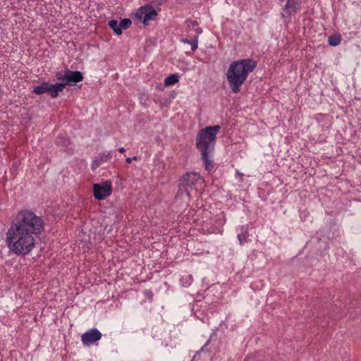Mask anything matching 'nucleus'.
Wrapping results in <instances>:
<instances>
[{
    "label": "nucleus",
    "instance_id": "8",
    "mask_svg": "<svg viewBox=\"0 0 361 361\" xmlns=\"http://www.w3.org/2000/svg\"><path fill=\"white\" fill-rule=\"evenodd\" d=\"M301 7V0H288L283 8L286 15L290 16L296 13Z\"/></svg>",
    "mask_w": 361,
    "mask_h": 361
},
{
    "label": "nucleus",
    "instance_id": "29",
    "mask_svg": "<svg viewBox=\"0 0 361 361\" xmlns=\"http://www.w3.org/2000/svg\"><path fill=\"white\" fill-rule=\"evenodd\" d=\"M133 160H137V157L136 156L133 157Z\"/></svg>",
    "mask_w": 361,
    "mask_h": 361
},
{
    "label": "nucleus",
    "instance_id": "16",
    "mask_svg": "<svg viewBox=\"0 0 361 361\" xmlns=\"http://www.w3.org/2000/svg\"><path fill=\"white\" fill-rule=\"evenodd\" d=\"M109 26L114 30V33L120 35L122 33L121 29L119 27V23L116 20H111L109 22Z\"/></svg>",
    "mask_w": 361,
    "mask_h": 361
},
{
    "label": "nucleus",
    "instance_id": "12",
    "mask_svg": "<svg viewBox=\"0 0 361 361\" xmlns=\"http://www.w3.org/2000/svg\"><path fill=\"white\" fill-rule=\"evenodd\" d=\"M249 234L247 228L243 227L240 233L237 235L238 240L240 245L245 243H247L250 240L248 239Z\"/></svg>",
    "mask_w": 361,
    "mask_h": 361
},
{
    "label": "nucleus",
    "instance_id": "19",
    "mask_svg": "<svg viewBox=\"0 0 361 361\" xmlns=\"http://www.w3.org/2000/svg\"><path fill=\"white\" fill-rule=\"evenodd\" d=\"M56 143L59 146H66L69 144V140L63 136L59 135L56 137Z\"/></svg>",
    "mask_w": 361,
    "mask_h": 361
},
{
    "label": "nucleus",
    "instance_id": "14",
    "mask_svg": "<svg viewBox=\"0 0 361 361\" xmlns=\"http://www.w3.org/2000/svg\"><path fill=\"white\" fill-rule=\"evenodd\" d=\"M341 41V37L339 34H334L328 37V43L333 47L338 46Z\"/></svg>",
    "mask_w": 361,
    "mask_h": 361
},
{
    "label": "nucleus",
    "instance_id": "7",
    "mask_svg": "<svg viewBox=\"0 0 361 361\" xmlns=\"http://www.w3.org/2000/svg\"><path fill=\"white\" fill-rule=\"evenodd\" d=\"M102 336V333L97 329H92L85 333H84L81 336V341L84 345H90L101 339Z\"/></svg>",
    "mask_w": 361,
    "mask_h": 361
},
{
    "label": "nucleus",
    "instance_id": "15",
    "mask_svg": "<svg viewBox=\"0 0 361 361\" xmlns=\"http://www.w3.org/2000/svg\"><path fill=\"white\" fill-rule=\"evenodd\" d=\"M178 82V75L177 74H172L164 80L165 86H171Z\"/></svg>",
    "mask_w": 361,
    "mask_h": 361
},
{
    "label": "nucleus",
    "instance_id": "11",
    "mask_svg": "<svg viewBox=\"0 0 361 361\" xmlns=\"http://www.w3.org/2000/svg\"><path fill=\"white\" fill-rule=\"evenodd\" d=\"M66 85V82H56L55 84H52L53 91L51 94V98H56L59 96V92H61L65 89Z\"/></svg>",
    "mask_w": 361,
    "mask_h": 361
},
{
    "label": "nucleus",
    "instance_id": "28",
    "mask_svg": "<svg viewBox=\"0 0 361 361\" xmlns=\"http://www.w3.org/2000/svg\"><path fill=\"white\" fill-rule=\"evenodd\" d=\"M132 160H133V159H132V158H130V157H128V158L126 159V162H127L128 164L131 163Z\"/></svg>",
    "mask_w": 361,
    "mask_h": 361
},
{
    "label": "nucleus",
    "instance_id": "30",
    "mask_svg": "<svg viewBox=\"0 0 361 361\" xmlns=\"http://www.w3.org/2000/svg\"><path fill=\"white\" fill-rule=\"evenodd\" d=\"M238 176H243V173H240L239 172L237 173Z\"/></svg>",
    "mask_w": 361,
    "mask_h": 361
},
{
    "label": "nucleus",
    "instance_id": "18",
    "mask_svg": "<svg viewBox=\"0 0 361 361\" xmlns=\"http://www.w3.org/2000/svg\"><path fill=\"white\" fill-rule=\"evenodd\" d=\"M102 163L106 162L111 158V153L109 151L104 152L97 156Z\"/></svg>",
    "mask_w": 361,
    "mask_h": 361
},
{
    "label": "nucleus",
    "instance_id": "22",
    "mask_svg": "<svg viewBox=\"0 0 361 361\" xmlns=\"http://www.w3.org/2000/svg\"><path fill=\"white\" fill-rule=\"evenodd\" d=\"M66 68H65L64 70V72L62 73V72H57L56 73V78L60 80V81H65L66 82Z\"/></svg>",
    "mask_w": 361,
    "mask_h": 361
},
{
    "label": "nucleus",
    "instance_id": "5",
    "mask_svg": "<svg viewBox=\"0 0 361 361\" xmlns=\"http://www.w3.org/2000/svg\"><path fill=\"white\" fill-rule=\"evenodd\" d=\"M157 15V11L149 4L141 6L134 14L137 19H142V23L145 26L149 25L150 20H154Z\"/></svg>",
    "mask_w": 361,
    "mask_h": 361
},
{
    "label": "nucleus",
    "instance_id": "25",
    "mask_svg": "<svg viewBox=\"0 0 361 361\" xmlns=\"http://www.w3.org/2000/svg\"><path fill=\"white\" fill-rule=\"evenodd\" d=\"M210 342V340H208L206 343L204 345V346L201 348V351L202 352H207V345Z\"/></svg>",
    "mask_w": 361,
    "mask_h": 361
},
{
    "label": "nucleus",
    "instance_id": "20",
    "mask_svg": "<svg viewBox=\"0 0 361 361\" xmlns=\"http://www.w3.org/2000/svg\"><path fill=\"white\" fill-rule=\"evenodd\" d=\"M131 23L132 22L129 18L122 19L119 23V27L121 30H126L130 26Z\"/></svg>",
    "mask_w": 361,
    "mask_h": 361
},
{
    "label": "nucleus",
    "instance_id": "23",
    "mask_svg": "<svg viewBox=\"0 0 361 361\" xmlns=\"http://www.w3.org/2000/svg\"><path fill=\"white\" fill-rule=\"evenodd\" d=\"M102 163L99 161L98 157H97L94 160L92 163V168L95 169L98 168Z\"/></svg>",
    "mask_w": 361,
    "mask_h": 361
},
{
    "label": "nucleus",
    "instance_id": "9",
    "mask_svg": "<svg viewBox=\"0 0 361 361\" xmlns=\"http://www.w3.org/2000/svg\"><path fill=\"white\" fill-rule=\"evenodd\" d=\"M66 83L72 85L71 83L79 82L83 80V74L78 71H71L66 68Z\"/></svg>",
    "mask_w": 361,
    "mask_h": 361
},
{
    "label": "nucleus",
    "instance_id": "1",
    "mask_svg": "<svg viewBox=\"0 0 361 361\" xmlns=\"http://www.w3.org/2000/svg\"><path fill=\"white\" fill-rule=\"evenodd\" d=\"M43 219L30 209L18 212L6 232V243L9 251L26 256L35 247L36 238L44 231Z\"/></svg>",
    "mask_w": 361,
    "mask_h": 361
},
{
    "label": "nucleus",
    "instance_id": "26",
    "mask_svg": "<svg viewBox=\"0 0 361 361\" xmlns=\"http://www.w3.org/2000/svg\"><path fill=\"white\" fill-rule=\"evenodd\" d=\"M181 41L185 44H189L190 43V39H182Z\"/></svg>",
    "mask_w": 361,
    "mask_h": 361
},
{
    "label": "nucleus",
    "instance_id": "31",
    "mask_svg": "<svg viewBox=\"0 0 361 361\" xmlns=\"http://www.w3.org/2000/svg\"><path fill=\"white\" fill-rule=\"evenodd\" d=\"M280 1H283V0H279Z\"/></svg>",
    "mask_w": 361,
    "mask_h": 361
},
{
    "label": "nucleus",
    "instance_id": "24",
    "mask_svg": "<svg viewBox=\"0 0 361 361\" xmlns=\"http://www.w3.org/2000/svg\"><path fill=\"white\" fill-rule=\"evenodd\" d=\"M145 295L149 300H152L153 298V293L151 290H146L145 291Z\"/></svg>",
    "mask_w": 361,
    "mask_h": 361
},
{
    "label": "nucleus",
    "instance_id": "17",
    "mask_svg": "<svg viewBox=\"0 0 361 361\" xmlns=\"http://www.w3.org/2000/svg\"><path fill=\"white\" fill-rule=\"evenodd\" d=\"M180 281L183 286L188 287L192 284L193 278L191 275H184L180 278Z\"/></svg>",
    "mask_w": 361,
    "mask_h": 361
},
{
    "label": "nucleus",
    "instance_id": "6",
    "mask_svg": "<svg viewBox=\"0 0 361 361\" xmlns=\"http://www.w3.org/2000/svg\"><path fill=\"white\" fill-rule=\"evenodd\" d=\"M112 192L111 183L106 181L102 183H95L93 185V194L98 200H104Z\"/></svg>",
    "mask_w": 361,
    "mask_h": 361
},
{
    "label": "nucleus",
    "instance_id": "3",
    "mask_svg": "<svg viewBox=\"0 0 361 361\" xmlns=\"http://www.w3.org/2000/svg\"><path fill=\"white\" fill-rule=\"evenodd\" d=\"M257 61L252 59H244L233 61L226 73V78L233 92L238 93L249 73L257 67Z\"/></svg>",
    "mask_w": 361,
    "mask_h": 361
},
{
    "label": "nucleus",
    "instance_id": "21",
    "mask_svg": "<svg viewBox=\"0 0 361 361\" xmlns=\"http://www.w3.org/2000/svg\"><path fill=\"white\" fill-rule=\"evenodd\" d=\"M186 23H187L188 28L194 30L195 32V29L197 27H197L198 23L196 20H192L188 19V20H187Z\"/></svg>",
    "mask_w": 361,
    "mask_h": 361
},
{
    "label": "nucleus",
    "instance_id": "10",
    "mask_svg": "<svg viewBox=\"0 0 361 361\" xmlns=\"http://www.w3.org/2000/svg\"><path fill=\"white\" fill-rule=\"evenodd\" d=\"M52 91V84L49 82H43L40 85L35 86L32 92L37 95L48 93L51 96Z\"/></svg>",
    "mask_w": 361,
    "mask_h": 361
},
{
    "label": "nucleus",
    "instance_id": "13",
    "mask_svg": "<svg viewBox=\"0 0 361 361\" xmlns=\"http://www.w3.org/2000/svg\"><path fill=\"white\" fill-rule=\"evenodd\" d=\"M202 32V30L201 27H197L195 29V35L193 36V39L190 40V43H189L192 51H195L197 49L199 35H200Z\"/></svg>",
    "mask_w": 361,
    "mask_h": 361
},
{
    "label": "nucleus",
    "instance_id": "4",
    "mask_svg": "<svg viewBox=\"0 0 361 361\" xmlns=\"http://www.w3.org/2000/svg\"><path fill=\"white\" fill-rule=\"evenodd\" d=\"M202 183L203 180L198 173H186L179 179V190L176 197L183 196L184 194L189 196L190 193L189 189L197 190V187L200 186Z\"/></svg>",
    "mask_w": 361,
    "mask_h": 361
},
{
    "label": "nucleus",
    "instance_id": "27",
    "mask_svg": "<svg viewBox=\"0 0 361 361\" xmlns=\"http://www.w3.org/2000/svg\"><path fill=\"white\" fill-rule=\"evenodd\" d=\"M118 151L121 153H123L126 152V149L124 147H120L118 149Z\"/></svg>",
    "mask_w": 361,
    "mask_h": 361
},
{
    "label": "nucleus",
    "instance_id": "2",
    "mask_svg": "<svg viewBox=\"0 0 361 361\" xmlns=\"http://www.w3.org/2000/svg\"><path fill=\"white\" fill-rule=\"evenodd\" d=\"M221 130L219 125L209 126L200 129L196 136V147L200 152L205 169L210 171L214 168L211 155L214 153L216 135Z\"/></svg>",
    "mask_w": 361,
    "mask_h": 361
}]
</instances>
